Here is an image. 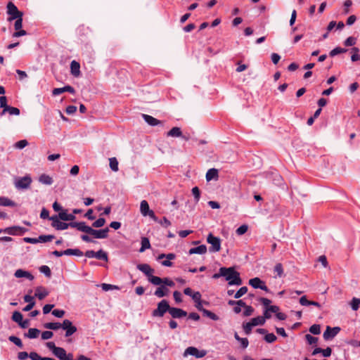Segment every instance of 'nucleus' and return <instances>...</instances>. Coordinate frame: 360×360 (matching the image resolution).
Listing matches in <instances>:
<instances>
[{"label":"nucleus","mask_w":360,"mask_h":360,"mask_svg":"<svg viewBox=\"0 0 360 360\" xmlns=\"http://www.w3.org/2000/svg\"><path fill=\"white\" fill-rule=\"evenodd\" d=\"M223 276L229 281V285H240L243 283L240 274L233 267H221L219 273L214 274L212 278L214 279Z\"/></svg>","instance_id":"1"},{"label":"nucleus","mask_w":360,"mask_h":360,"mask_svg":"<svg viewBox=\"0 0 360 360\" xmlns=\"http://www.w3.org/2000/svg\"><path fill=\"white\" fill-rule=\"evenodd\" d=\"M46 346L59 360H75L72 353L68 354L64 348L56 347L53 342H46Z\"/></svg>","instance_id":"2"},{"label":"nucleus","mask_w":360,"mask_h":360,"mask_svg":"<svg viewBox=\"0 0 360 360\" xmlns=\"http://www.w3.org/2000/svg\"><path fill=\"white\" fill-rule=\"evenodd\" d=\"M136 268L143 273L147 277L150 283L153 285H159L161 281V278L153 276L155 270L148 264H139L136 266Z\"/></svg>","instance_id":"3"},{"label":"nucleus","mask_w":360,"mask_h":360,"mask_svg":"<svg viewBox=\"0 0 360 360\" xmlns=\"http://www.w3.org/2000/svg\"><path fill=\"white\" fill-rule=\"evenodd\" d=\"M170 306L166 300H162L158 303V307L152 311L153 317H162L165 314L169 311Z\"/></svg>","instance_id":"4"},{"label":"nucleus","mask_w":360,"mask_h":360,"mask_svg":"<svg viewBox=\"0 0 360 360\" xmlns=\"http://www.w3.org/2000/svg\"><path fill=\"white\" fill-rule=\"evenodd\" d=\"M109 231V228L108 227L103 229L96 230L91 226H87L85 233L93 236L95 238L105 239L108 237Z\"/></svg>","instance_id":"5"},{"label":"nucleus","mask_w":360,"mask_h":360,"mask_svg":"<svg viewBox=\"0 0 360 360\" xmlns=\"http://www.w3.org/2000/svg\"><path fill=\"white\" fill-rule=\"evenodd\" d=\"M7 13L10 15V17L8 18L9 22H11L16 18L22 17L23 15V13L20 11L16 6L12 2H8L7 4Z\"/></svg>","instance_id":"6"},{"label":"nucleus","mask_w":360,"mask_h":360,"mask_svg":"<svg viewBox=\"0 0 360 360\" xmlns=\"http://www.w3.org/2000/svg\"><path fill=\"white\" fill-rule=\"evenodd\" d=\"M32 181V180L30 176L26 175L15 179L14 185L17 189H27L30 188Z\"/></svg>","instance_id":"7"},{"label":"nucleus","mask_w":360,"mask_h":360,"mask_svg":"<svg viewBox=\"0 0 360 360\" xmlns=\"http://www.w3.org/2000/svg\"><path fill=\"white\" fill-rule=\"evenodd\" d=\"M207 241L211 244L210 252H219L221 249V240L219 238L214 236L210 233L207 236Z\"/></svg>","instance_id":"8"},{"label":"nucleus","mask_w":360,"mask_h":360,"mask_svg":"<svg viewBox=\"0 0 360 360\" xmlns=\"http://www.w3.org/2000/svg\"><path fill=\"white\" fill-rule=\"evenodd\" d=\"M140 211L143 216H149L154 221H158V217L154 212L149 208L148 202L145 200L141 202Z\"/></svg>","instance_id":"9"},{"label":"nucleus","mask_w":360,"mask_h":360,"mask_svg":"<svg viewBox=\"0 0 360 360\" xmlns=\"http://www.w3.org/2000/svg\"><path fill=\"white\" fill-rule=\"evenodd\" d=\"M62 328L65 330V336L69 338L77 331V327L72 324V322L69 319H65L63 321Z\"/></svg>","instance_id":"10"},{"label":"nucleus","mask_w":360,"mask_h":360,"mask_svg":"<svg viewBox=\"0 0 360 360\" xmlns=\"http://www.w3.org/2000/svg\"><path fill=\"white\" fill-rule=\"evenodd\" d=\"M207 352L205 350H198L196 347H188L184 351V356H186L188 355H192L196 358H202L205 356Z\"/></svg>","instance_id":"11"},{"label":"nucleus","mask_w":360,"mask_h":360,"mask_svg":"<svg viewBox=\"0 0 360 360\" xmlns=\"http://www.w3.org/2000/svg\"><path fill=\"white\" fill-rule=\"evenodd\" d=\"M248 283H249V285H250L252 288H254L255 289L259 288V289H261L266 292L269 291V288L265 285V283L258 277H255V278L250 279L248 281Z\"/></svg>","instance_id":"12"},{"label":"nucleus","mask_w":360,"mask_h":360,"mask_svg":"<svg viewBox=\"0 0 360 360\" xmlns=\"http://www.w3.org/2000/svg\"><path fill=\"white\" fill-rule=\"evenodd\" d=\"M340 331V327L331 328L330 326H327L326 330L323 333V337L325 340H329L335 338Z\"/></svg>","instance_id":"13"},{"label":"nucleus","mask_w":360,"mask_h":360,"mask_svg":"<svg viewBox=\"0 0 360 360\" xmlns=\"http://www.w3.org/2000/svg\"><path fill=\"white\" fill-rule=\"evenodd\" d=\"M49 220L52 221L51 226L56 230H65L68 229V223L61 221L60 219L56 217L51 216Z\"/></svg>","instance_id":"14"},{"label":"nucleus","mask_w":360,"mask_h":360,"mask_svg":"<svg viewBox=\"0 0 360 360\" xmlns=\"http://www.w3.org/2000/svg\"><path fill=\"white\" fill-rule=\"evenodd\" d=\"M169 314L173 319H180L186 316L187 312L181 309L171 307L169 311Z\"/></svg>","instance_id":"15"},{"label":"nucleus","mask_w":360,"mask_h":360,"mask_svg":"<svg viewBox=\"0 0 360 360\" xmlns=\"http://www.w3.org/2000/svg\"><path fill=\"white\" fill-rule=\"evenodd\" d=\"M14 276L16 278H25L30 281H32L34 279V276L30 272L22 269H17L15 271Z\"/></svg>","instance_id":"16"},{"label":"nucleus","mask_w":360,"mask_h":360,"mask_svg":"<svg viewBox=\"0 0 360 360\" xmlns=\"http://www.w3.org/2000/svg\"><path fill=\"white\" fill-rule=\"evenodd\" d=\"M69 92L70 94H75V91L73 87H72L71 86H69V85H67V86H65L62 88H56L53 90L52 91V94L53 96H58V95H60L64 92Z\"/></svg>","instance_id":"17"},{"label":"nucleus","mask_w":360,"mask_h":360,"mask_svg":"<svg viewBox=\"0 0 360 360\" xmlns=\"http://www.w3.org/2000/svg\"><path fill=\"white\" fill-rule=\"evenodd\" d=\"M206 181H210L212 180L217 181L219 179V171L217 169L212 168L207 170L206 173Z\"/></svg>","instance_id":"18"},{"label":"nucleus","mask_w":360,"mask_h":360,"mask_svg":"<svg viewBox=\"0 0 360 360\" xmlns=\"http://www.w3.org/2000/svg\"><path fill=\"white\" fill-rule=\"evenodd\" d=\"M49 290L43 286H39L35 289L34 296L40 300L45 298L46 296L49 295Z\"/></svg>","instance_id":"19"},{"label":"nucleus","mask_w":360,"mask_h":360,"mask_svg":"<svg viewBox=\"0 0 360 360\" xmlns=\"http://www.w3.org/2000/svg\"><path fill=\"white\" fill-rule=\"evenodd\" d=\"M69 227L75 228L78 231L85 233L87 225L86 224V223L84 221H79V222L72 221V222L68 223V228H69Z\"/></svg>","instance_id":"20"},{"label":"nucleus","mask_w":360,"mask_h":360,"mask_svg":"<svg viewBox=\"0 0 360 360\" xmlns=\"http://www.w3.org/2000/svg\"><path fill=\"white\" fill-rule=\"evenodd\" d=\"M142 117L144 121L150 126H157L162 123L159 120L146 114H142Z\"/></svg>","instance_id":"21"},{"label":"nucleus","mask_w":360,"mask_h":360,"mask_svg":"<svg viewBox=\"0 0 360 360\" xmlns=\"http://www.w3.org/2000/svg\"><path fill=\"white\" fill-rule=\"evenodd\" d=\"M70 72L75 77H79L80 75V65L76 60H72L70 63Z\"/></svg>","instance_id":"22"},{"label":"nucleus","mask_w":360,"mask_h":360,"mask_svg":"<svg viewBox=\"0 0 360 360\" xmlns=\"http://www.w3.org/2000/svg\"><path fill=\"white\" fill-rule=\"evenodd\" d=\"M160 287H158L156 290L154 292V295L158 297H163L168 295L169 293V289L162 285H159Z\"/></svg>","instance_id":"23"},{"label":"nucleus","mask_w":360,"mask_h":360,"mask_svg":"<svg viewBox=\"0 0 360 360\" xmlns=\"http://www.w3.org/2000/svg\"><path fill=\"white\" fill-rule=\"evenodd\" d=\"M206 252H207V247H206V245H199L198 247L191 248L189 250L188 253H189V255H193V254L203 255V254H205Z\"/></svg>","instance_id":"24"},{"label":"nucleus","mask_w":360,"mask_h":360,"mask_svg":"<svg viewBox=\"0 0 360 360\" xmlns=\"http://www.w3.org/2000/svg\"><path fill=\"white\" fill-rule=\"evenodd\" d=\"M279 311V307L276 305H271L264 310V315L267 319L271 317V313H277Z\"/></svg>","instance_id":"25"},{"label":"nucleus","mask_w":360,"mask_h":360,"mask_svg":"<svg viewBox=\"0 0 360 360\" xmlns=\"http://www.w3.org/2000/svg\"><path fill=\"white\" fill-rule=\"evenodd\" d=\"M39 181L44 185H51L53 182V179L48 174H42L39 177Z\"/></svg>","instance_id":"26"},{"label":"nucleus","mask_w":360,"mask_h":360,"mask_svg":"<svg viewBox=\"0 0 360 360\" xmlns=\"http://www.w3.org/2000/svg\"><path fill=\"white\" fill-rule=\"evenodd\" d=\"M266 318H265L264 315L263 316H259L255 318H252L250 321L252 326H262L265 323Z\"/></svg>","instance_id":"27"},{"label":"nucleus","mask_w":360,"mask_h":360,"mask_svg":"<svg viewBox=\"0 0 360 360\" xmlns=\"http://www.w3.org/2000/svg\"><path fill=\"white\" fill-rule=\"evenodd\" d=\"M44 327L49 330H56L59 328H62L63 323H60L59 322L46 323H44Z\"/></svg>","instance_id":"28"},{"label":"nucleus","mask_w":360,"mask_h":360,"mask_svg":"<svg viewBox=\"0 0 360 360\" xmlns=\"http://www.w3.org/2000/svg\"><path fill=\"white\" fill-rule=\"evenodd\" d=\"M64 255H74L77 257H81L84 255V253L82 251H81L79 249L75 248V249H67L63 251Z\"/></svg>","instance_id":"29"},{"label":"nucleus","mask_w":360,"mask_h":360,"mask_svg":"<svg viewBox=\"0 0 360 360\" xmlns=\"http://www.w3.org/2000/svg\"><path fill=\"white\" fill-rule=\"evenodd\" d=\"M167 136L170 137H180L181 136V129L178 127H173L167 133Z\"/></svg>","instance_id":"30"},{"label":"nucleus","mask_w":360,"mask_h":360,"mask_svg":"<svg viewBox=\"0 0 360 360\" xmlns=\"http://www.w3.org/2000/svg\"><path fill=\"white\" fill-rule=\"evenodd\" d=\"M0 206L15 207L16 203L6 197H0Z\"/></svg>","instance_id":"31"},{"label":"nucleus","mask_w":360,"mask_h":360,"mask_svg":"<svg viewBox=\"0 0 360 360\" xmlns=\"http://www.w3.org/2000/svg\"><path fill=\"white\" fill-rule=\"evenodd\" d=\"M150 248V243L149 239L146 237H143L141 238V247L139 250L140 252H144L146 250L149 249Z\"/></svg>","instance_id":"32"},{"label":"nucleus","mask_w":360,"mask_h":360,"mask_svg":"<svg viewBox=\"0 0 360 360\" xmlns=\"http://www.w3.org/2000/svg\"><path fill=\"white\" fill-rule=\"evenodd\" d=\"M274 271L276 274L275 277L281 278L283 276V267L281 263H278L275 265Z\"/></svg>","instance_id":"33"},{"label":"nucleus","mask_w":360,"mask_h":360,"mask_svg":"<svg viewBox=\"0 0 360 360\" xmlns=\"http://www.w3.org/2000/svg\"><path fill=\"white\" fill-rule=\"evenodd\" d=\"M54 238L53 235H41L37 238L38 243H47Z\"/></svg>","instance_id":"34"},{"label":"nucleus","mask_w":360,"mask_h":360,"mask_svg":"<svg viewBox=\"0 0 360 360\" xmlns=\"http://www.w3.org/2000/svg\"><path fill=\"white\" fill-rule=\"evenodd\" d=\"M40 333V330L37 328H30L26 336L29 338L33 339L38 337Z\"/></svg>","instance_id":"35"},{"label":"nucleus","mask_w":360,"mask_h":360,"mask_svg":"<svg viewBox=\"0 0 360 360\" xmlns=\"http://www.w3.org/2000/svg\"><path fill=\"white\" fill-rule=\"evenodd\" d=\"M109 165H110V169L113 172H117L118 171V169H119V168H118V161L116 159V158H111L109 159Z\"/></svg>","instance_id":"36"},{"label":"nucleus","mask_w":360,"mask_h":360,"mask_svg":"<svg viewBox=\"0 0 360 360\" xmlns=\"http://www.w3.org/2000/svg\"><path fill=\"white\" fill-rule=\"evenodd\" d=\"M5 112H8L10 115H19L20 110L15 107L9 106L6 109H4L2 111V115L5 113Z\"/></svg>","instance_id":"37"},{"label":"nucleus","mask_w":360,"mask_h":360,"mask_svg":"<svg viewBox=\"0 0 360 360\" xmlns=\"http://www.w3.org/2000/svg\"><path fill=\"white\" fill-rule=\"evenodd\" d=\"M95 258L98 259L104 260L106 262L108 259L107 253L104 252L103 250H99L98 251L96 252Z\"/></svg>","instance_id":"38"},{"label":"nucleus","mask_w":360,"mask_h":360,"mask_svg":"<svg viewBox=\"0 0 360 360\" xmlns=\"http://www.w3.org/2000/svg\"><path fill=\"white\" fill-rule=\"evenodd\" d=\"M202 313L204 316L210 318L212 320L218 321L219 319L217 314L207 309H202Z\"/></svg>","instance_id":"39"},{"label":"nucleus","mask_w":360,"mask_h":360,"mask_svg":"<svg viewBox=\"0 0 360 360\" xmlns=\"http://www.w3.org/2000/svg\"><path fill=\"white\" fill-rule=\"evenodd\" d=\"M347 49L341 47H336L333 49L329 53V55L330 57H334L338 54L342 53L347 52Z\"/></svg>","instance_id":"40"},{"label":"nucleus","mask_w":360,"mask_h":360,"mask_svg":"<svg viewBox=\"0 0 360 360\" xmlns=\"http://www.w3.org/2000/svg\"><path fill=\"white\" fill-rule=\"evenodd\" d=\"M23 319L22 315L20 312L15 311L13 313L12 315V320L18 323H20L22 322V320Z\"/></svg>","instance_id":"41"},{"label":"nucleus","mask_w":360,"mask_h":360,"mask_svg":"<svg viewBox=\"0 0 360 360\" xmlns=\"http://www.w3.org/2000/svg\"><path fill=\"white\" fill-rule=\"evenodd\" d=\"M248 292V288L246 286L241 287L234 295L236 299L241 297L243 295L246 294Z\"/></svg>","instance_id":"42"},{"label":"nucleus","mask_w":360,"mask_h":360,"mask_svg":"<svg viewBox=\"0 0 360 360\" xmlns=\"http://www.w3.org/2000/svg\"><path fill=\"white\" fill-rule=\"evenodd\" d=\"M351 307L352 310L356 311L360 307V299L354 297L351 301Z\"/></svg>","instance_id":"43"},{"label":"nucleus","mask_w":360,"mask_h":360,"mask_svg":"<svg viewBox=\"0 0 360 360\" xmlns=\"http://www.w3.org/2000/svg\"><path fill=\"white\" fill-rule=\"evenodd\" d=\"M159 285H165V286H169V287H173L174 286V283L173 281H172L171 279L168 278H161V281L160 283H159Z\"/></svg>","instance_id":"44"},{"label":"nucleus","mask_w":360,"mask_h":360,"mask_svg":"<svg viewBox=\"0 0 360 360\" xmlns=\"http://www.w3.org/2000/svg\"><path fill=\"white\" fill-rule=\"evenodd\" d=\"M40 272L44 274L46 277H51V271L50 268L46 265H43L39 268Z\"/></svg>","instance_id":"45"},{"label":"nucleus","mask_w":360,"mask_h":360,"mask_svg":"<svg viewBox=\"0 0 360 360\" xmlns=\"http://www.w3.org/2000/svg\"><path fill=\"white\" fill-rule=\"evenodd\" d=\"M105 224V219L104 218L100 217L92 224V227L100 228L104 226Z\"/></svg>","instance_id":"46"},{"label":"nucleus","mask_w":360,"mask_h":360,"mask_svg":"<svg viewBox=\"0 0 360 360\" xmlns=\"http://www.w3.org/2000/svg\"><path fill=\"white\" fill-rule=\"evenodd\" d=\"M254 326H252L251 322L244 323L243 324V329L246 335H250L252 332V328Z\"/></svg>","instance_id":"47"},{"label":"nucleus","mask_w":360,"mask_h":360,"mask_svg":"<svg viewBox=\"0 0 360 360\" xmlns=\"http://www.w3.org/2000/svg\"><path fill=\"white\" fill-rule=\"evenodd\" d=\"M8 340L18 347H22V342L19 338L12 335L8 338Z\"/></svg>","instance_id":"48"},{"label":"nucleus","mask_w":360,"mask_h":360,"mask_svg":"<svg viewBox=\"0 0 360 360\" xmlns=\"http://www.w3.org/2000/svg\"><path fill=\"white\" fill-rule=\"evenodd\" d=\"M192 194L194 197L195 201L198 202L200 198V191L198 187L195 186L192 188Z\"/></svg>","instance_id":"49"},{"label":"nucleus","mask_w":360,"mask_h":360,"mask_svg":"<svg viewBox=\"0 0 360 360\" xmlns=\"http://www.w3.org/2000/svg\"><path fill=\"white\" fill-rule=\"evenodd\" d=\"M264 340L268 343H272L277 339L276 336L274 333H267L264 338Z\"/></svg>","instance_id":"50"},{"label":"nucleus","mask_w":360,"mask_h":360,"mask_svg":"<svg viewBox=\"0 0 360 360\" xmlns=\"http://www.w3.org/2000/svg\"><path fill=\"white\" fill-rule=\"evenodd\" d=\"M356 39L354 37H349L344 41V45L346 46H352L356 44Z\"/></svg>","instance_id":"51"},{"label":"nucleus","mask_w":360,"mask_h":360,"mask_svg":"<svg viewBox=\"0 0 360 360\" xmlns=\"http://www.w3.org/2000/svg\"><path fill=\"white\" fill-rule=\"evenodd\" d=\"M309 332L314 335H319L321 333L320 325L314 324L309 328Z\"/></svg>","instance_id":"52"},{"label":"nucleus","mask_w":360,"mask_h":360,"mask_svg":"<svg viewBox=\"0 0 360 360\" xmlns=\"http://www.w3.org/2000/svg\"><path fill=\"white\" fill-rule=\"evenodd\" d=\"M68 212L66 210H62L58 215H53L54 217H56L57 218H58L60 220H63V221H67V218H68Z\"/></svg>","instance_id":"53"},{"label":"nucleus","mask_w":360,"mask_h":360,"mask_svg":"<svg viewBox=\"0 0 360 360\" xmlns=\"http://www.w3.org/2000/svg\"><path fill=\"white\" fill-rule=\"evenodd\" d=\"M101 286L102 290L104 291H108V290H114V289H119L118 286L111 285V284H108V283H102Z\"/></svg>","instance_id":"54"},{"label":"nucleus","mask_w":360,"mask_h":360,"mask_svg":"<svg viewBox=\"0 0 360 360\" xmlns=\"http://www.w3.org/2000/svg\"><path fill=\"white\" fill-rule=\"evenodd\" d=\"M248 229V225L243 224L240 226L236 231V233L239 236H241L247 232Z\"/></svg>","instance_id":"55"},{"label":"nucleus","mask_w":360,"mask_h":360,"mask_svg":"<svg viewBox=\"0 0 360 360\" xmlns=\"http://www.w3.org/2000/svg\"><path fill=\"white\" fill-rule=\"evenodd\" d=\"M259 301L264 306V309H266V308H268V307H269L271 306L270 304L271 303V300H270L268 298L260 297L259 299Z\"/></svg>","instance_id":"56"},{"label":"nucleus","mask_w":360,"mask_h":360,"mask_svg":"<svg viewBox=\"0 0 360 360\" xmlns=\"http://www.w3.org/2000/svg\"><path fill=\"white\" fill-rule=\"evenodd\" d=\"M305 339L307 340V342H308L309 345H314V344H316L317 341H318V338H315L309 334H307L305 335Z\"/></svg>","instance_id":"57"},{"label":"nucleus","mask_w":360,"mask_h":360,"mask_svg":"<svg viewBox=\"0 0 360 360\" xmlns=\"http://www.w3.org/2000/svg\"><path fill=\"white\" fill-rule=\"evenodd\" d=\"M28 145V142L27 140L25 139H23V140H20L18 142H16L15 143V147L16 148H18V149H22L24 148L25 146H27Z\"/></svg>","instance_id":"58"},{"label":"nucleus","mask_w":360,"mask_h":360,"mask_svg":"<svg viewBox=\"0 0 360 360\" xmlns=\"http://www.w3.org/2000/svg\"><path fill=\"white\" fill-rule=\"evenodd\" d=\"M51 313L56 317L62 318L65 315V311L63 309H53Z\"/></svg>","instance_id":"59"},{"label":"nucleus","mask_w":360,"mask_h":360,"mask_svg":"<svg viewBox=\"0 0 360 360\" xmlns=\"http://www.w3.org/2000/svg\"><path fill=\"white\" fill-rule=\"evenodd\" d=\"M14 28L15 30H19L22 27V17L15 19Z\"/></svg>","instance_id":"60"},{"label":"nucleus","mask_w":360,"mask_h":360,"mask_svg":"<svg viewBox=\"0 0 360 360\" xmlns=\"http://www.w3.org/2000/svg\"><path fill=\"white\" fill-rule=\"evenodd\" d=\"M254 312V309L251 306H246L245 307V310L243 311V316H251Z\"/></svg>","instance_id":"61"},{"label":"nucleus","mask_w":360,"mask_h":360,"mask_svg":"<svg viewBox=\"0 0 360 360\" xmlns=\"http://www.w3.org/2000/svg\"><path fill=\"white\" fill-rule=\"evenodd\" d=\"M53 332H51L50 330H46L41 333V339L42 340H49V339L53 337Z\"/></svg>","instance_id":"62"},{"label":"nucleus","mask_w":360,"mask_h":360,"mask_svg":"<svg viewBox=\"0 0 360 360\" xmlns=\"http://www.w3.org/2000/svg\"><path fill=\"white\" fill-rule=\"evenodd\" d=\"M0 107L4 109H6L9 107V105H7V98L4 96H0Z\"/></svg>","instance_id":"63"},{"label":"nucleus","mask_w":360,"mask_h":360,"mask_svg":"<svg viewBox=\"0 0 360 360\" xmlns=\"http://www.w3.org/2000/svg\"><path fill=\"white\" fill-rule=\"evenodd\" d=\"M29 357L32 360H42L43 357L40 356L37 352H32L29 354Z\"/></svg>","instance_id":"64"}]
</instances>
